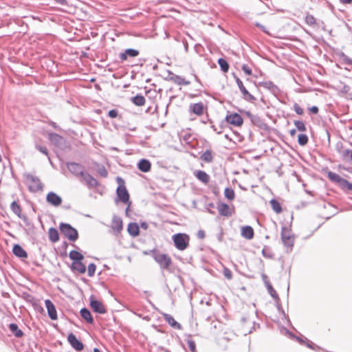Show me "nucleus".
<instances>
[{"instance_id":"obj_39","label":"nucleus","mask_w":352,"mask_h":352,"mask_svg":"<svg viewBox=\"0 0 352 352\" xmlns=\"http://www.w3.org/2000/svg\"><path fill=\"white\" fill-rule=\"evenodd\" d=\"M68 168L69 170L73 172H78L81 170V166L78 164L74 162L68 164Z\"/></svg>"},{"instance_id":"obj_55","label":"nucleus","mask_w":352,"mask_h":352,"mask_svg":"<svg viewBox=\"0 0 352 352\" xmlns=\"http://www.w3.org/2000/svg\"><path fill=\"white\" fill-rule=\"evenodd\" d=\"M54 1H56L57 3L63 5V6H65L67 4V1L66 0H54Z\"/></svg>"},{"instance_id":"obj_9","label":"nucleus","mask_w":352,"mask_h":352,"mask_svg":"<svg viewBox=\"0 0 352 352\" xmlns=\"http://www.w3.org/2000/svg\"><path fill=\"white\" fill-rule=\"evenodd\" d=\"M46 200L50 204L56 207L60 206L63 201L62 198L53 192H50L47 195Z\"/></svg>"},{"instance_id":"obj_61","label":"nucleus","mask_w":352,"mask_h":352,"mask_svg":"<svg viewBox=\"0 0 352 352\" xmlns=\"http://www.w3.org/2000/svg\"><path fill=\"white\" fill-rule=\"evenodd\" d=\"M262 279H263L264 283H266V281H268V278H267V275H265V274L262 275Z\"/></svg>"},{"instance_id":"obj_11","label":"nucleus","mask_w":352,"mask_h":352,"mask_svg":"<svg viewBox=\"0 0 352 352\" xmlns=\"http://www.w3.org/2000/svg\"><path fill=\"white\" fill-rule=\"evenodd\" d=\"M227 122L235 126H240L242 124V118L238 113H232L226 116Z\"/></svg>"},{"instance_id":"obj_4","label":"nucleus","mask_w":352,"mask_h":352,"mask_svg":"<svg viewBox=\"0 0 352 352\" xmlns=\"http://www.w3.org/2000/svg\"><path fill=\"white\" fill-rule=\"evenodd\" d=\"M153 256L155 261L163 269H168L169 267L172 264L171 258L166 254H162V253H157L156 252H153Z\"/></svg>"},{"instance_id":"obj_23","label":"nucleus","mask_w":352,"mask_h":352,"mask_svg":"<svg viewBox=\"0 0 352 352\" xmlns=\"http://www.w3.org/2000/svg\"><path fill=\"white\" fill-rule=\"evenodd\" d=\"M111 227L113 230L120 232L123 228L122 221L119 217H114L112 220Z\"/></svg>"},{"instance_id":"obj_24","label":"nucleus","mask_w":352,"mask_h":352,"mask_svg":"<svg viewBox=\"0 0 352 352\" xmlns=\"http://www.w3.org/2000/svg\"><path fill=\"white\" fill-rule=\"evenodd\" d=\"M254 232L253 228L250 226H243V238L250 240L253 239Z\"/></svg>"},{"instance_id":"obj_37","label":"nucleus","mask_w":352,"mask_h":352,"mask_svg":"<svg viewBox=\"0 0 352 352\" xmlns=\"http://www.w3.org/2000/svg\"><path fill=\"white\" fill-rule=\"evenodd\" d=\"M308 137L305 134H299L298 137V142L301 146H305L307 144Z\"/></svg>"},{"instance_id":"obj_58","label":"nucleus","mask_w":352,"mask_h":352,"mask_svg":"<svg viewBox=\"0 0 352 352\" xmlns=\"http://www.w3.org/2000/svg\"><path fill=\"white\" fill-rule=\"evenodd\" d=\"M89 183L94 185V184H96L97 182L94 178L89 176Z\"/></svg>"},{"instance_id":"obj_41","label":"nucleus","mask_w":352,"mask_h":352,"mask_svg":"<svg viewBox=\"0 0 352 352\" xmlns=\"http://www.w3.org/2000/svg\"><path fill=\"white\" fill-rule=\"evenodd\" d=\"M263 86L272 91H275L277 89V87L273 82L270 81L264 82Z\"/></svg>"},{"instance_id":"obj_28","label":"nucleus","mask_w":352,"mask_h":352,"mask_svg":"<svg viewBox=\"0 0 352 352\" xmlns=\"http://www.w3.org/2000/svg\"><path fill=\"white\" fill-rule=\"evenodd\" d=\"M10 330L14 333L17 338H21L23 336V331L18 328L17 324L12 323L9 325Z\"/></svg>"},{"instance_id":"obj_18","label":"nucleus","mask_w":352,"mask_h":352,"mask_svg":"<svg viewBox=\"0 0 352 352\" xmlns=\"http://www.w3.org/2000/svg\"><path fill=\"white\" fill-rule=\"evenodd\" d=\"M71 268L73 271L78 272L79 274H84L86 272V267L82 263V261H73Z\"/></svg>"},{"instance_id":"obj_60","label":"nucleus","mask_w":352,"mask_h":352,"mask_svg":"<svg viewBox=\"0 0 352 352\" xmlns=\"http://www.w3.org/2000/svg\"><path fill=\"white\" fill-rule=\"evenodd\" d=\"M265 285L267 289V291L270 289V288H272L273 287L272 286V285L270 284V281H266V283H265Z\"/></svg>"},{"instance_id":"obj_47","label":"nucleus","mask_w":352,"mask_h":352,"mask_svg":"<svg viewBox=\"0 0 352 352\" xmlns=\"http://www.w3.org/2000/svg\"><path fill=\"white\" fill-rule=\"evenodd\" d=\"M263 255L266 258H271L272 254L270 250L268 248H264L262 251Z\"/></svg>"},{"instance_id":"obj_22","label":"nucleus","mask_w":352,"mask_h":352,"mask_svg":"<svg viewBox=\"0 0 352 352\" xmlns=\"http://www.w3.org/2000/svg\"><path fill=\"white\" fill-rule=\"evenodd\" d=\"M13 253L19 258H27V252L19 245H14L13 247Z\"/></svg>"},{"instance_id":"obj_42","label":"nucleus","mask_w":352,"mask_h":352,"mask_svg":"<svg viewBox=\"0 0 352 352\" xmlns=\"http://www.w3.org/2000/svg\"><path fill=\"white\" fill-rule=\"evenodd\" d=\"M11 209L15 214H19L21 212L20 206L16 201H13L11 204Z\"/></svg>"},{"instance_id":"obj_6","label":"nucleus","mask_w":352,"mask_h":352,"mask_svg":"<svg viewBox=\"0 0 352 352\" xmlns=\"http://www.w3.org/2000/svg\"><path fill=\"white\" fill-rule=\"evenodd\" d=\"M336 150L343 161L352 164L351 150L344 148L342 143L337 144Z\"/></svg>"},{"instance_id":"obj_56","label":"nucleus","mask_w":352,"mask_h":352,"mask_svg":"<svg viewBox=\"0 0 352 352\" xmlns=\"http://www.w3.org/2000/svg\"><path fill=\"white\" fill-rule=\"evenodd\" d=\"M179 79V85H188L189 84V82L188 81H186L184 78H178Z\"/></svg>"},{"instance_id":"obj_63","label":"nucleus","mask_w":352,"mask_h":352,"mask_svg":"<svg viewBox=\"0 0 352 352\" xmlns=\"http://www.w3.org/2000/svg\"><path fill=\"white\" fill-rule=\"evenodd\" d=\"M344 3H350L352 2V0H340Z\"/></svg>"},{"instance_id":"obj_20","label":"nucleus","mask_w":352,"mask_h":352,"mask_svg":"<svg viewBox=\"0 0 352 352\" xmlns=\"http://www.w3.org/2000/svg\"><path fill=\"white\" fill-rule=\"evenodd\" d=\"M164 318L172 327L177 329H181L180 324L172 316L165 314H164Z\"/></svg>"},{"instance_id":"obj_36","label":"nucleus","mask_w":352,"mask_h":352,"mask_svg":"<svg viewBox=\"0 0 352 352\" xmlns=\"http://www.w3.org/2000/svg\"><path fill=\"white\" fill-rule=\"evenodd\" d=\"M339 186L342 189H347L348 190H352V184L349 182L347 180H346L344 178L341 181V184H340Z\"/></svg>"},{"instance_id":"obj_7","label":"nucleus","mask_w":352,"mask_h":352,"mask_svg":"<svg viewBox=\"0 0 352 352\" xmlns=\"http://www.w3.org/2000/svg\"><path fill=\"white\" fill-rule=\"evenodd\" d=\"M217 209L220 215L223 217H230L234 212V208L221 201L217 203Z\"/></svg>"},{"instance_id":"obj_26","label":"nucleus","mask_w":352,"mask_h":352,"mask_svg":"<svg viewBox=\"0 0 352 352\" xmlns=\"http://www.w3.org/2000/svg\"><path fill=\"white\" fill-rule=\"evenodd\" d=\"M80 315L87 322L91 324L94 322L91 312L86 308L80 310Z\"/></svg>"},{"instance_id":"obj_46","label":"nucleus","mask_w":352,"mask_h":352,"mask_svg":"<svg viewBox=\"0 0 352 352\" xmlns=\"http://www.w3.org/2000/svg\"><path fill=\"white\" fill-rule=\"evenodd\" d=\"M294 110L298 115H302L304 112L303 109L297 103L294 104Z\"/></svg>"},{"instance_id":"obj_33","label":"nucleus","mask_w":352,"mask_h":352,"mask_svg":"<svg viewBox=\"0 0 352 352\" xmlns=\"http://www.w3.org/2000/svg\"><path fill=\"white\" fill-rule=\"evenodd\" d=\"M224 196L228 201H232L235 197L234 190L230 188H226L224 190Z\"/></svg>"},{"instance_id":"obj_10","label":"nucleus","mask_w":352,"mask_h":352,"mask_svg":"<svg viewBox=\"0 0 352 352\" xmlns=\"http://www.w3.org/2000/svg\"><path fill=\"white\" fill-rule=\"evenodd\" d=\"M67 340L69 343L74 348L76 351H80L83 349L84 345L83 344L79 341L76 336L73 333H69L67 337Z\"/></svg>"},{"instance_id":"obj_17","label":"nucleus","mask_w":352,"mask_h":352,"mask_svg":"<svg viewBox=\"0 0 352 352\" xmlns=\"http://www.w3.org/2000/svg\"><path fill=\"white\" fill-rule=\"evenodd\" d=\"M138 168L142 172L147 173L151 169V164L148 160L142 159L138 162Z\"/></svg>"},{"instance_id":"obj_30","label":"nucleus","mask_w":352,"mask_h":352,"mask_svg":"<svg viewBox=\"0 0 352 352\" xmlns=\"http://www.w3.org/2000/svg\"><path fill=\"white\" fill-rule=\"evenodd\" d=\"M328 178H329L331 181H332V182H335V183L338 184V185H339L340 184H341V181H342V179H343V178H342V177H341L339 175H338V174H336V173H333V172H329V173H328Z\"/></svg>"},{"instance_id":"obj_50","label":"nucleus","mask_w":352,"mask_h":352,"mask_svg":"<svg viewBox=\"0 0 352 352\" xmlns=\"http://www.w3.org/2000/svg\"><path fill=\"white\" fill-rule=\"evenodd\" d=\"M36 148L42 153L45 154V155H47V149L46 147L45 146H36Z\"/></svg>"},{"instance_id":"obj_49","label":"nucleus","mask_w":352,"mask_h":352,"mask_svg":"<svg viewBox=\"0 0 352 352\" xmlns=\"http://www.w3.org/2000/svg\"><path fill=\"white\" fill-rule=\"evenodd\" d=\"M243 73L248 76H251L252 74V69L246 65H243Z\"/></svg>"},{"instance_id":"obj_35","label":"nucleus","mask_w":352,"mask_h":352,"mask_svg":"<svg viewBox=\"0 0 352 352\" xmlns=\"http://www.w3.org/2000/svg\"><path fill=\"white\" fill-rule=\"evenodd\" d=\"M218 63L223 72H226L228 71L229 65L228 62L225 59L219 58Z\"/></svg>"},{"instance_id":"obj_1","label":"nucleus","mask_w":352,"mask_h":352,"mask_svg":"<svg viewBox=\"0 0 352 352\" xmlns=\"http://www.w3.org/2000/svg\"><path fill=\"white\" fill-rule=\"evenodd\" d=\"M24 178L30 191L36 192L43 190V184L38 177L27 173L24 175Z\"/></svg>"},{"instance_id":"obj_19","label":"nucleus","mask_w":352,"mask_h":352,"mask_svg":"<svg viewBox=\"0 0 352 352\" xmlns=\"http://www.w3.org/2000/svg\"><path fill=\"white\" fill-rule=\"evenodd\" d=\"M243 113H245V115L250 119V121L253 124L258 126H262L263 122L258 116L252 114L250 111H243Z\"/></svg>"},{"instance_id":"obj_8","label":"nucleus","mask_w":352,"mask_h":352,"mask_svg":"<svg viewBox=\"0 0 352 352\" xmlns=\"http://www.w3.org/2000/svg\"><path fill=\"white\" fill-rule=\"evenodd\" d=\"M90 306L95 312L102 314L107 312V309L103 303L100 301L94 299L93 297H91L90 300Z\"/></svg>"},{"instance_id":"obj_40","label":"nucleus","mask_w":352,"mask_h":352,"mask_svg":"<svg viewBox=\"0 0 352 352\" xmlns=\"http://www.w3.org/2000/svg\"><path fill=\"white\" fill-rule=\"evenodd\" d=\"M294 125L296 126V129L300 131H306V126L302 121H300V120L294 121Z\"/></svg>"},{"instance_id":"obj_3","label":"nucleus","mask_w":352,"mask_h":352,"mask_svg":"<svg viewBox=\"0 0 352 352\" xmlns=\"http://www.w3.org/2000/svg\"><path fill=\"white\" fill-rule=\"evenodd\" d=\"M60 230L64 236L67 237L69 241H74L78 237L77 230L72 228L69 224L60 223Z\"/></svg>"},{"instance_id":"obj_64","label":"nucleus","mask_w":352,"mask_h":352,"mask_svg":"<svg viewBox=\"0 0 352 352\" xmlns=\"http://www.w3.org/2000/svg\"><path fill=\"white\" fill-rule=\"evenodd\" d=\"M94 352H102V351H100L98 349L95 348V349H94Z\"/></svg>"},{"instance_id":"obj_12","label":"nucleus","mask_w":352,"mask_h":352,"mask_svg":"<svg viewBox=\"0 0 352 352\" xmlns=\"http://www.w3.org/2000/svg\"><path fill=\"white\" fill-rule=\"evenodd\" d=\"M45 304L47 310L49 317L53 320H56L58 318L56 309L52 302L50 300H45Z\"/></svg>"},{"instance_id":"obj_21","label":"nucleus","mask_w":352,"mask_h":352,"mask_svg":"<svg viewBox=\"0 0 352 352\" xmlns=\"http://www.w3.org/2000/svg\"><path fill=\"white\" fill-rule=\"evenodd\" d=\"M128 232L133 236H136L139 234L140 228L136 223H130L127 226Z\"/></svg>"},{"instance_id":"obj_48","label":"nucleus","mask_w":352,"mask_h":352,"mask_svg":"<svg viewBox=\"0 0 352 352\" xmlns=\"http://www.w3.org/2000/svg\"><path fill=\"white\" fill-rule=\"evenodd\" d=\"M118 112L116 109H111L109 111L108 116L111 118H115L118 116Z\"/></svg>"},{"instance_id":"obj_2","label":"nucleus","mask_w":352,"mask_h":352,"mask_svg":"<svg viewBox=\"0 0 352 352\" xmlns=\"http://www.w3.org/2000/svg\"><path fill=\"white\" fill-rule=\"evenodd\" d=\"M172 239L174 242L175 248L180 250L184 251L186 250L190 242V237L188 234L184 233H178L173 235Z\"/></svg>"},{"instance_id":"obj_29","label":"nucleus","mask_w":352,"mask_h":352,"mask_svg":"<svg viewBox=\"0 0 352 352\" xmlns=\"http://www.w3.org/2000/svg\"><path fill=\"white\" fill-rule=\"evenodd\" d=\"M69 258L73 261H82L84 258V256L79 252L76 250H72L69 252Z\"/></svg>"},{"instance_id":"obj_62","label":"nucleus","mask_w":352,"mask_h":352,"mask_svg":"<svg viewBox=\"0 0 352 352\" xmlns=\"http://www.w3.org/2000/svg\"><path fill=\"white\" fill-rule=\"evenodd\" d=\"M296 129H292V130H290V131H289V133H290V135H291L292 136H294V135H295V134H296Z\"/></svg>"},{"instance_id":"obj_54","label":"nucleus","mask_w":352,"mask_h":352,"mask_svg":"<svg viewBox=\"0 0 352 352\" xmlns=\"http://www.w3.org/2000/svg\"><path fill=\"white\" fill-rule=\"evenodd\" d=\"M309 111L314 114H317L318 112V108L316 106H313L309 109Z\"/></svg>"},{"instance_id":"obj_27","label":"nucleus","mask_w":352,"mask_h":352,"mask_svg":"<svg viewBox=\"0 0 352 352\" xmlns=\"http://www.w3.org/2000/svg\"><path fill=\"white\" fill-rule=\"evenodd\" d=\"M200 159L205 162L210 163L213 161L214 157L210 150H206L200 157Z\"/></svg>"},{"instance_id":"obj_45","label":"nucleus","mask_w":352,"mask_h":352,"mask_svg":"<svg viewBox=\"0 0 352 352\" xmlns=\"http://www.w3.org/2000/svg\"><path fill=\"white\" fill-rule=\"evenodd\" d=\"M188 346L191 352H197L196 351V344L195 341L192 340H189L187 342Z\"/></svg>"},{"instance_id":"obj_14","label":"nucleus","mask_w":352,"mask_h":352,"mask_svg":"<svg viewBox=\"0 0 352 352\" xmlns=\"http://www.w3.org/2000/svg\"><path fill=\"white\" fill-rule=\"evenodd\" d=\"M139 51L134 49H127L124 52L121 53L119 56L121 62H124L127 60L128 56L136 57L139 55Z\"/></svg>"},{"instance_id":"obj_44","label":"nucleus","mask_w":352,"mask_h":352,"mask_svg":"<svg viewBox=\"0 0 352 352\" xmlns=\"http://www.w3.org/2000/svg\"><path fill=\"white\" fill-rule=\"evenodd\" d=\"M305 22L309 25H313L316 23V20L312 15H307L305 17Z\"/></svg>"},{"instance_id":"obj_38","label":"nucleus","mask_w":352,"mask_h":352,"mask_svg":"<svg viewBox=\"0 0 352 352\" xmlns=\"http://www.w3.org/2000/svg\"><path fill=\"white\" fill-rule=\"evenodd\" d=\"M340 60L342 63L346 64V65L351 66L352 65V60L346 55L342 54L340 56Z\"/></svg>"},{"instance_id":"obj_59","label":"nucleus","mask_w":352,"mask_h":352,"mask_svg":"<svg viewBox=\"0 0 352 352\" xmlns=\"http://www.w3.org/2000/svg\"><path fill=\"white\" fill-rule=\"evenodd\" d=\"M265 285L267 289V291L270 289V288H272L273 287L272 286V285L270 284V281H266V283H265Z\"/></svg>"},{"instance_id":"obj_51","label":"nucleus","mask_w":352,"mask_h":352,"mask_svg":"<svg viewBox=\"0 0 352 352\" xmlns=\"http://www.w3.org/2000/svg\"><path fill=\"white\" fill-rule=\"evenodd\" d=\"M268 292L271 295V296L273 297L274 298H278L276 292L275 291V289L273 287L270 288V289L268 290Z\"/></svg>"},{"instance_id":"obj_53","label":"nucleus","mask_w":352,"mask_h":352,"mask_svg":"<svg viewBox=\"0 0 352 352\" xmlns=\"http://www.w3.org/2000/svg\"><path fill=\"white\" fill-rule=\"evenodd\" d=\"M224 275L225 276L228 278V279H230L232 278V273L230 270L226 269L224 270Z\"/></svg>"},{"instance_id":"obj_57","label":"nucleus","mask_w":352,"mask_h":352,"mask_svg":"<svg viewBox=\"0 0 352 352\" xmlns=\"http://www.w3.org/2000/svg\"><path fill=\"white\" fill-rule=\"evenodd\" d=\"M100 175L102 176H103L104 177H107V175H108V173L107 171L106 170L105 168H103L101 171H100Z\"/></svg>"},{"instance_id":"obj_43","label":"nucleus","mask_w":352,"mask_h":352,"mask_svg":"<svg viewBox=\"0 0 352 352\" xmlns=\"http://www.w3.org/2000/svg\"><path fill=\"white\" fill-rule=\"evenodd\" d=\"M96 266L95 264L94 263H91L88 265V275L89 276H93L95 274V272H96Z\"/></svg>"},{"instance_id":"obj_32","label":"nucleus","mask_w":352,"mask_h":352,"mask_svg":"<svg viewBox=\"0 0 352 352\" xmlns=\"http://www.w3.org/2000/svg\"><path fill=\"white\" fill-rule=\"evenodd\" d=\"M243 100L250 102L252 104L255 103L256 98L250 94L248 91L243 87Z\"/></svg>"},{"instance_id":"obj_34","label":"nucleus","mask_w":352,"mask_h":352,"mask_svg":"<svg viewBox=\"0 0 352 352\" xmlns=\"http://www.w3.org/2000/svg\"><path fill=\"white\" fill-rule=\"evenodd\" d=\"M270 203L271 207L276 213H280L282 211L281 206H280V204L276 200L272 199Z\"/></svg>"},{"instance_id":"obj_15","label":"nucleus","mask_w":352,"mask_h":352,"mask_svg":"<svg viewBox=\"0 0 352 352\" xmlns=\"http://www.w3.org/2000/svg\"><path fill=\"white\" fill-rule=\"evenodd\" d=\"M195 177L204 184H208L210 182V177L204 170H196L194 173Z\"/></svg>"},{"instance_id":"obj_16","label":"nucleus","mask_w":352,"mask_h":352,"mask_svg":"<svg viewBox=\"0 0 352 352\" xmlns=\"http://www.w3.org/2000/svg\"><path fill=\"white\" fill-rule=\"evenodd\" d=\"M190 111L197 116H201L204 113V105L202 102L192 104L190 106Z\"/></svg>"},{"instance_id":"obj_25","label":"nucleus","mask_w":352,"mask_h":352,"mask_svg":"<svg viewBox=\"0 0 352 352\" xmlns=\"http://www.w3.org/2000/svg\"><path fill=\"white\" fill-rule=\"evenodd\" d=\"M49 239L53 243L57 242L59 240V234L58 230L54 228H51L48 231Z\"/></svg>"},{"instance_id":"obj_31","label":"nucleus","mask_w":352,"mask_h":352,"mask_svg":"<svg viewBox=\"0 0 352 352\" xmlns=\"http://www.w3.org/2000/svg\"><path fill=\"white\" fill-rule=\"evenodd\" d=\"M132 101L135 105L141 107L144 105L146 100L144 96L141 95H137L132 98Z\"/></svg>"},{"instance_id":"obj_52","label":"nucleus","mask_w":352,"mask_h":352,"mask_svg":"<svg viewBox=\"0 0 352 352\" xmlns=\"http://www.w3.org/2000/svg\"><path fill=\"white\" fill-rule=\"evenodd\" d=\"M206 236V233L204 230H200L197 232V237L200 239H204Z\"/></svg>"},{"instance_id":"obj_13","label":"nucleus","mask_w":352,"mask_h":352,"mask_svg":"<svg viewBox=\"0 0 352 352\" xmlns=\"http://www.w3.org/2000/svg\"><path fill=\"white\" fill-rule=\"evenodd\" d=\"M281 239L285 246L291 250L294 246V239L293 236H286V228L282 229Z\"/></svg>"},{"instance_id":"obj_5","label":"nucleus","mask_w":352,"mask_h":352,"mask_svg":"<svg viewBox=\"0 0 352 352\" xmlns=\"http://www.w3.org/2000/svg\"><path fill=\"white\" fill-rule=\"evenodd\" d=\"M117 179L120 184L117 188V195L122 202L126 204L129 201V195L124 186V181L120 177H118Z\"/></svg>"}]
</instances>
